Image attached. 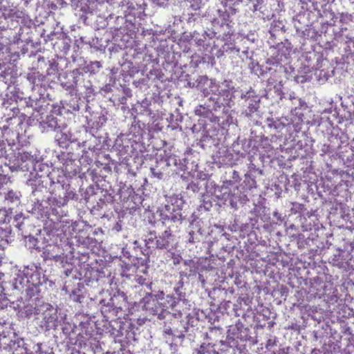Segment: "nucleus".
Here are the masks:
<instances>
[{"instance_id":"obj_1","label":"nucleus","mask_w":354,"mask_h":354,"mask_svg":"<svg viewBox=\"0 0 354 354\" xmlns=\"http://www.w3.org/2000/svg\"><path fill=\"white\" fill-rule=\"evenodd\" d=\"M40 283L39 273L36 270L25 268L15 279L14 288L22 290L28 286H37Z\"/></svg>"},{"instance_id":"obj_2","label":"nucleus","mask_w":354,"mask_h":354,"mask_svg":"<svg viewBox=\"0 0 354 354\" xmlns=\"http://www.w3.org/2000/svg\"><path fill=\"white\" fill-rule=\"evenodd\" d=\"M46 310L44 313V326L46 328L55 326L57 316L54 310L50 305H46Z\"/></svg>"},{"instance_id":"obj_3","label":"nucleus","mask_w":354,"mask_h":354,"mask_svg":"<svg viewBox=\"0 0 354 354\" xmlns=\"http://www.w3.org/2000/svg\"><path fill=\"white\" fill-rule=\"evenodd\" d=\"M56 135L55 139L60 144H66L68 141H70L72 138V134L66 129L64 127L61 129L60 127L55 126Z\"/></svg>"},{"instance_id":"obj_4","label":"nucleus","mask_w":354,"mask_h":354,"mask_svg":"<svg viewBox=\"0 0 354 354\" xmlns=\"http://www.w3.org/2000/svg\"><path fill=\"white\" fill-rule=\"evenodd\" d=\"M171 234L169 231L165 230L161 236L156 241V247L160 249L166 248L169 246V239Z\"/></svg>"},{"instance_id":"obj_5","label":"nucleus","mask_w":354,"mask_h":354,"mask_svg":"<svg viewBox=\"0 0 354 354\" xmlns=\"http://www.w3.org/2000/svg\"><path fill=\"white\" fill-rule=\"evenodd\" d=\"M165 299L167 303L162 304L164 308L173 307L176 305V301L174 297L167 295Z\"/></svg>"},{"instance_id":"obj_6","label":"nucleus","mask_w":354,"mask_h":354,"mask_svg":"<svg viewBox=\"0 0 354 354\" xmlns=\"http://www.w3.org/2000/svg\"><path fill=\"white\" fill-rule=\"evenodd\" d=\"M6 198L11 202H14L19 199L18 194L13 192L12 190H10L6 195Z\"/></svg>"},{"instance_id":"obj_7","label":"nucleus","mask_w":354,"mask_h":354,"mask_svg":"<svg viewBox=\"0 0 354 354\" xmlns=\"http://www.w3.org/2000/svg\"><path fill=\"white\" fill-rule=\"evenodd\" d=\"M203 0H193L192 7L194 10H196L201 8V4H203Z\"/></svg>"},{"instance_id":"obj_8","label":"nucleus","mask_w":354,"mask_h":354,"mask_svg":"<svg viewBox=\"0 0 354 354\" xmlns=\"http://www.w3.org/2000/svg\"><path fill=\"white\" fill-rule=\"evenodd\" d=\"M22 162H26V160L30 159V154L28 152H23L19 154Z\"/></svg>"},{"instance_id":"obj_9","label":"nucleus","mask_w":354,"mask_h":354,"mask_svg":"<svg viewBox=\"0 0 354 354\" xmlns=\"http://www.w3.org/2000/svg\"><path fill=\"white\" fill-rule=\"evenodd\" d=\"M91 66L93 69H95V68L99 69L101 67V64H100V62H94L91 63Z\"/></svg>"},{"instance_id":"obj_10","label":"nucleus","mask_w":354,"mask_h":354,"mask_svg":"<svg viewBox=\"0 0 354 354\" xmlns=\"http://www.w3.org/2000/svg\"><path fill=\"white\" fill-rule=\"evenodd\" d=\"M151 171L152 175H153V176L158 177V178H161L162 174H160V173H156V172L155 171L154 169H151Z\"/></svg>"},{"instance_id":"obj_11","label":"nucleus","mask_w":354,"mask_h":354,"mask_svg":"<svg viewBox=\"0 0 354 354\" xmlns=\"http://www.w3.org/2000/svg\"><path fill=\"white\" fill-rule=\"evenodd\" d=\"M153 241V239L152 238H149L148 239H146L145 240V242H146V246L148 247V248H150L151 245H150V243Z\"/></svg>"},{"instance_id":"obj_12","label":"nucleus","mask_w":354,"mask_h":354,"mask_svg":"<svg viewBox=\"0 0 354 354\" xmlns=\"http://www.w3.org/2000/svg\"><path fill=\"white\" fill-rule=\"evenodd\" d=\"M165 333H168V334H171V329H169V330H167L165 331Z\"/></svg>"},{"instance_id":"obj_13","label":"nucleus","mask_w":354,"mask_h":354,"mask_svg":"<svg viewBox=\"0 0 354 354\" xmlns=\"http://www.w3.org/2000/svg\"><path fill=\"white\" fill-rule=\"evenodd\" d=\"M158 299H162L163 297H158Z\"/></svg>"}]
</instances>
